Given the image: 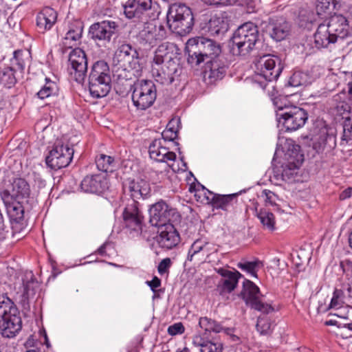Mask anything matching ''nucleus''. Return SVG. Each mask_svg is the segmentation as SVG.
<instances>
[{"label":"nucleus","mask_w":352,"mask_h":352,"mask_svg":"<svg viewBox=\"0 0 352 352\" xmlns=\"http://www.w3.org/2000/svg\"><path fill=\"white\" fill-rule=\"evenodd\" d=\"M217 252L216 245L206 238L201 237L195 240L190 245L187 254V260L192 261H206L210 255Z\"/></svg>","instance_id":"obj_16"},{"label":"nucleus","mask_w":352,"mask_h":352,"mask_svg":"<svg viewBox=\"0 0 352 352\" xmlns=\"http://www.w3.org/2000/svg\"><path fill=\"white\" fill-rule=\"evenodd\" d=\"M113 163V158L104 154H100L96 158V166L102 172H112L114 167Z\"/></svg>","instance_id":"obj_48"},{"label":"nucleus","mask_w":352,"mask_h":352,"mask_svg":"<svg viewBox=\"0 0 352 352\" xmlns=\"http://www.w3.org/2000/svg\"><path fill=\"white\" fill-rule=\"evenodd\" d=\"M154 240L160 248L170 250L179 243L181 238L177 229L170 223L160 226Z\"/></svg>","instance_id":"obj_21"},{"label":"nucleus","mask_w":352,"mask_h":352,"mask_svg":"<svg viewBox=\"0 0 352 352\" xmlns=\"http://www.w3.org/2000/svg\"><path fill=\"white\" fill-rule=\"evenodd\" d=\"M273 104L274 105L276 115L279 112H286V109L290 107H295L296 106L292 105L288 100L287 96H278L273 99Z\"/></svg>","instance_id":"obj_51"},{"label":"nucleus","mask_w":352,"mask_h":352,"mask_svg":"<svg viewBox=\"0 0 352 352\" xmlns=\"http://www.w3.org/2000/svg\"><path fill=\"white\" fill-rule=\"evenodd\" d=\"M146 283L150 287L151 289L153 292H156V289L161 285L160 280L155 276L151 280H147Z\"/></svg>","instance_id":"obj_61"},{"label":"nucleus","mask_w":352,"mask_h":352,"mask_svg":"<svg viewBox=\"0 0 352 352\" xmlns=\"http://www.w3.org/2000/svg\"><path fill=\"white\" fill-rule=\"evenodd\" d=\"M39 283L32 272H26L22 278V285L19 288L23 301L33 298L39 289Z\"/></svg>","instance_id":"obj_33"},{"label":"nucleus","mask_w":352,"mask_h":352,"mask_svg":"<svg viewBox=\"0 0 352 352\" xmlns=\"http://www.w3.org/2000/svg\"><path fill=\"white\" fill-rule=\"evenodd\" d=\"M148 153L151 159L158 162L166 163L175 173L185 171L187 168L186 164L183 161L182 157L179 162H176L175 153L169 151L164 140L155 139L152 141L148 147Z\"/></svg>","instance_id":"obj_8"},{"label":"nucleus","mask_w":352,"mask_h":352,"mask_svg":"<svg viewBox=\"0 0 352 352\" xmlns=\"http://www.w3.org/2000/svg\"><path fill=\"white\" fill-rule=\"evenodd\" d=\"M122 215L126 227L131 231L140 233L142 230L143 216L138 208V201L129 200Z\"/></svg>","instance_id":"obj_22"},{"label":"nucleus","mask_w":352,"mask_h":352,"mask_svg":"<svg viewBox=\"0 0 352 352\" xmlns=\"http://www.w3.org/2000/svg\"><path fill=\"white\" fill-rule=\"evenodd\" d=\"M30 190L28 182L22 178H15L6 189L1 192L3 202L23 201L30 195Z\"/></svg>","instance_id":"obj_20"},{"label":"nucleus","mask_w":352,"mask_h":352,"mask_svg":"<svg viewBox=\"0 0 352 352\" xmlns=\"http://www.w3.org/2000/svg\"><path fill=\"white\" fill-rule=\"evenodd\" d=\"M186 50L188 55V63L192 67L199 65L207 58H218L221 52L219 44L204 36L189 38L186 44Z\"/></svg>","instance_id":"obj_3"},{"label":"nucleus","mask_w":352,"mask_h":352,"mask_svg":"<svg viewBox=\"0 0 352 352\" xmlns=\"http://www.w3.org/2000/svg\"><path fill=\"white\" fill-rule=\"evenodd\" d=\"M290 32V25L284 19L280 18L274 21L272 24L271 37L280 41L285 39Z\"/></svg>","instance_id":"obj_38"},{"label":"nucleus","mask_w":352,"mask_h":352,"mask_svg":"<svg viewBox=\"0 0 352 352\" xmlns=\"http://www.w3.org/2000/svg\"><path fill=\"white\" fill-rule=\"evenodd\" d=\"M307 118V112L296 106L286 109V112H279L276 114L278 127L286 131H294L302 127Z\"/></svg>","instance_id":"obj_11"},{"label":"nucleus","mask_w":352,"mask_h":352,"mask_svg":"<svg viewBox=\"0 0 352 352\" xmlns=\"http://www.w3.org/2000/svg\"><path fill=\"white\" fill-rule=\"evenodd\" d=\"M311 136L313 148L317 153L324 151H330L336 146L335 135L329 134L327 128L324 124L315 127L311 133Z\"/></svg>","instance_id":"obj_17"},{"label":"nucleus","mask_w":352,"mask_h":352,"mask_svg":"<svg viewBox=\"0 0 352 352\" xmlns=\"http://www.w3.org/2000/svg\"><path fill=\"white\" fill-rule=\"evenodd\" d=\"M184 332V327L181 322L175 323L168 328V333L171 336L182 334Z\"/></svg>","instance_id":"obj_57"},{"label":"nucleus","mask_w":352,"mask_h":352,"mask_svg":"<svg viewBox=\"0 0 352 352\" xmlns=\"http://www.w3.org/2000/svg\"><path fill=\"white\" fill-rule=\"evenodd\" d=\"M150 223L158 227L170 224L169 222L179 217L175 209L170 208L164 201H159L153 204L149 209Z\"/></svg>","instance_id":"obj_15"},{"label":"nucleus","mask_w":352,"mask_h":352,"mask_svg":"<svg viewBox=\"0 0 352 352\" xmlns=\"http://www.w3.org/2000/svg\"><path fill=\"white\" fill-rule=\"evenodd\" d=\"M3 204L10 218L13 234L24 231L27 227V221L24 216L23 201H10L9 203L3 202Z\"/></svg>","instance_id":"obj_18"},{"label":"nucleus","mask_w":352,"mask_h":352,"mask_svg":"<svg viewBox=\"0 0 352 352\" xmlns=\"http://www.w3.org/2000/svg\"><path fill=\"white\" fill-rule=\"evenodd\" d=\"M189 190L194 193V197L198 202L204 204H210L215 195L199 183L191 184Z\"/></svg>","instance_id":"obj_39"},{"label":"nucleus","mask_w":352,"mask_h":352,"mask_svg":"<svg viewBox=\"0 0 352 352\" xmlns=\"http://www.w3.org/2000/svg\"><path fill=\"white\" fill-rule=\"evenodd\" d=\"M179 120L177 118L172 119L167 124L165 130L162 133V138L158 140H164L166 142L173 141L177 136Z\"/></svg>","instance_id":"obj_46"},{"label":"nucleus","mask_w":352,"mask_h":352,"mask_svg":"<svg viewBox=\"0 0 352 352\" xmlns=\"http://www.w3.org/2000/svg\"><path fill=\"white\" fill-rule=\"evenodd\" d=\"M69 74L77 82L84 81L87 70V60L84 51L80 48L74 49L69 54Z\"/></svg>","instance_id":"obj_19"},{"label":"nucleus","mask_w":352,"mask_h":352,"mask_svg":"<svg viewBox=\"0 0 352 352\" xmlns=\"http://www.w3.org/2000/svg\"><path fill=\"white\" fill-rule=\"evenodd\" d=\"M167 23L171 31L184 36L192 29L194 18L190 8L184 4H173L167 13Z\"/></svg>","instance_id":"obj_6"},{"label":"nucleus","mask_w":352,"mask_h":352,"mask_svg":"<svg viewBox=\"0 0 352 352\" xmlns=\"http://www.w3.org/2000/svg\"><path fill=\"white\" fill-rule=\"evenodd\" d=\"M351 290V287H349L347 289L349 297H346L344 292L341 289H336L333 292L329 308L336 311V312L333 314L334 316L340 318L346 319L351 315L349 309L352 310V307H349L347 305V303L350 302L349 298L351 297L350 294Z\"/></svg>","instance_id":"obj_23"},{"label":"nucleus","mask_w":352,"mask_h":352,"mask_svg":"<svg viewBox=\"0 0 352 352\" xmlns=\"http://www.w3.org/2000/svg\"><path fill=\"white\" fill-rule=\"evenodd\" d=\"M228 28V20L223 14L214 15L208 22V31L212 35L223 34L227 32Z\"/></svg>","instance_id":"obj_37"},{"label":"nucleus","mask_w":352,"mask_h":352,"mask_svg":"<svg viewBox=\"0 0 352 352\" xmlns=\"http://www.w3.org/2000/svg\"><path fill=\"white\" fill-rule=\"evenodd\" d=\"M271 323L267 317H259L257 320L256 329L261 334H267L271 329Z\"/></svg>","instance_id":"obj_53"},{"label":"nucleus","mask_w":352,"mask_h":352,"mask_svg":"<svg viewBox=\"0 0 352 352\" xmlns=\"http://www.w3.org/2000/svg\"><path fill=\"white\" fill-rule=\"evenodd\" d=\"M124 196L130 197V200L138 201L140 199H146L150 196L151 187L148 182L144 179H129L123 184Z\"/></svg>","instance_id":"obj_24"},{"label":"nucleus","mask_w":352,"mask_h":352,"mask_svg":"<svg viewBox=\"0 0 352 352\" xmlns=\"http://www.w3.org/2000/svg\"><path fill=\"white\" fill-rule=\"evenodd\" d=\"M170 265V259L168 258L163 259L159 264L157 270L160 274L166 272Z\"/></svg>","instance_id":"obj_58"},{"label":"nucleus","mask_w":352,"mask_h":352,"mask_svg":"<svg viewBox=\"0 0 352 352\" xmlns=\"http://www.w3.org/2000/svg\"><path fill=\"white\" fill-rule=\"evenodd\" d=\"M113 62L124 69H131L136 72L141 69L138 53L129 44H122L117 49Z\"/></svg>","instance_id":"obj_14"},{"label":"nucleus","mask_w":352,"mask_h":352,"mask_svg":"<svg viewBox=\"0 0 352 352\" xmlns=\"http://www.w3.org/2000/svg\"><path fill=\"white\" fill-rule=\"evenodd\" d=\"M348 92L349 100L352 101V82L348 84ZM342 141H345L346 144L352 145V124H344Z\"/></svg>","instance_id":"obj_52"},{"label":"nucleus","mask_w":352,"mask_h":352,"mask_svg":"<svg viewBox=\"0 0 352 352\" xmlns=\"http://www.w3.org/2000/svg\"><path fill=\"white\" fill-rule=\"evenodd\" d=\"M179 49L173 43L160 45L151 61V74L161 84H170L181 74Z\"/></svg>","instance_id":"obj_2"},{"label":"nucleus","mask_w":352,"mask_h":352,"mask_svg":"<svg viewBox=\"0 0 352 352\" xmlns=\"http://www.w3.org/2000/svg\"><path fill=\"white\" fill-rule=\"evenodd\" d=\"M57 12L51 7L43 8L37 14L36 25L42 32L50 30L57 21Z\"/></svg>","instance_id":"obj_30"},{"label":"nucleus","mask_w":352,"mask_h":352,"mask_svg":"<svg viewBox=\"0 0 352 352\" xmlns=\"http://www.w3.org/2000/svg\"><path fill=\"white\" fill-rule=\"evenodd\" d=\"M321 70L319 66L296 70L291 76L289 83L292 87L308 86L319 78Z\"/></svg>","instance_id":"obj_26"},{"label":"nucleus","mask_w":352,"mask_h":352,"mask_svg":"<svg viewBox=\"0 0 352 352\" xmlns=\"http://www.w3.org/2000/svg\"><path fill=\"white\" fill-rule=\"evenodd\" d=\"M324 22L328 25L329 30L336 34L338 38H343L347 36L349 24L347 19L343 15L334 14L329 19H326Z\"/></svg>","instance_id":"obj_31"},{"label":"nucleus","mask_w":352,"mask_h":352,"mask_svg":"<svg viewBox=\"0 0 352 352\" xmlns=\"http://www.w3.org/2000/svg\"><path fill=\"white\" fill-rule=\"evenodd\" d=\"M226 72L225 62L219 57L207 61L204 70V78L209 83H213L223 78Z\"/></svg>","instance_id":"obj_28"},{"label":"nucleus","mask_w":352,"mask_h":352,"mask_svg":"<svg viewBox=\"0 0 352 352\" xmlns=\"http://www.w3.org/2000/svg\"><path fill=\"white\" fill-rule=\"evenodd\" d=\"M338 40L324 22L320 23L314 34V42L317 48L327 47L329 45L335 43Z\"/></svg>","instance_id":"obj_32"},{"label":"nucleus","mask_w":352,"mask_h":352,"mask_svg":"<svg viewBox=\"0 0 352 352\" xmlns=\"http://www.w3.org/2000/svg\"><path fill=\"white\" fill-rule=\"evenodd\" d=\"M282 69L280 60L278 56L265 54L255 62L254 74L250 80L255 85L264 89L269 82L278 78Z\"/></svg>","instance_id":"obj_4"},{"label":"nucleus","mask_w":352,"mask_h":352,"mask_svg":"<svg viewBox=\"0 0 352 352\" xmlns=\"http://www.w3.org/2000/svg\"><path fill=\"white\" fill-rule=\"evenodd\" d=\"M343 11L352 14V0H337Z\"/></svg>","instance_id":"obj_59"},{"label":"nucleus","mask_w":352,"mask_h":352,"mask_svg":"<svg viewBox=\"0 0 352 352\" xmlns=\"http://www.w3.org/2000/svg\"><path fill=\"white\" fill-rule=\"evenodd\" d=\"M21 54V53L20 52H15L14 54V58L12 61L13 65L16 64L19 69L23 70L25 68V64L23 60H21L19 59V55Z\"/></svg>","instance_id":"obj_60"},{"label":"nucleus","mask_w":352,"mask_h":352,"mask_svg":"<svg viewBox=\"0 0 352 352\" xmlns=\"http://www.w3.org/2000/svg\"><path fill=\"white\" fill-rule=\"evenodd\" d=\"M218 273L223 278L221 282L222 292L228 293L236 287L239 278L243 277V275L236 270L219 269Z\"/></svg>","instance_id":"obj_34"},{"label":"nucleus","mask_w":352,"mask_h":352,"mask_svg":"<svg viewBox=\"0 0 352 352\" xmlns=\"http://www.w3.org/2000/svg\"><path fill=\"white\" fill-rule=\"evenodd\" d=\"M117 28L116 23L112 21H102L92 24L89 33L94 41L102 42V44L109 43L115 33Z\"/></svg>","instance_id":"obj_25"},{"label":"nucleus","mask_w":352,"mask_h":352,"mask_svg":"<svg viewBox=\"0 0 352 352\" xmlns=\"http://www.w3.org/2000/svg\"><path fill=\"white\" fill-rule=\"evenodd\" d=\"M43 338H44V344L46 345V346L47 348H50L51 346V344L50 343V341H49V339H48V337L47 336L45 331H43Z\"/></svg>","instance_id":"obj_64"},{"label":"nucleus","mask_w":352,"mask_h":352,"mask_svg":"<svg viewBox=\"0 0 352 352\" xmlns=\"http://www.w3.org/2000/svg\"><path fill=\"white\" fill-rule=\"evenodd\" d=\"M256 217L265 230L270 232L276 230V220L272 212L266 209H261L256 212Z\"/></svg>","instance_id":"obj_44"},{"label":"nucleus","mask_w":352,"mask_h":352,"mask_svg":"<svg viewBox=\"0 0 352 352\" xmlns=\"http://www.w3.org/2000/svg\"><path fill=\"white\" fill-rule=\"evenodd\" d=\"M236 266L250 277L256 278L257 273L263 264L262 261L256 258L253 261L242 260L237 263Z\"/></svg>","instance_id":"obj_43"},{"label":"nucleus","mask_w":352,"mask_h":352,"mask_svg":"<svg viewBox=\"0 0 352 352\" xmlns=\"http://www.w3.org/2000/svg\"><path fill=\"white\" fill-rule=\"evenodd\" d=\"M82 32V27L79 23L71 27L63 39V45L67 48L76 46L81 38Z\"/></svg>","instance_id":"obj_41"},{"label":"nucleus","mask_w":352,"mask_h":352,"mask_svg":"<svg viewBox=\"0 0 352 352\" xmlns=\"http://www.w3.org/2000/svg\"><path fill=\"white\" fill-rule=\"evenodd\" d=\"M192 344L200 352H222L223 344L215 340H208L198 333L193 336Z\"/></svg>","instance_id":"obj_35"},{"label":"nucleus","mask_w":352,"mask_h":352,"mask_svg":"<svg viewBox=\"0 0 352 352\" xmlns=\"http://www.w3.org/2000/svg\"><path fill=\"white\" fill-rule=\"evenodd\" d=\"M205 3L211 6H230L237 3L240 0H202Z\"/></svg>","instance_id":"obj_56"},{"label":"nucleus","mask_w":352,"mask_h":352,"mask_svg":"<svg viewBox=\"0 0 352 352\" xmlns=\"http://www.w3.org/2000/svg\"><path fill=\"white\" fill-rule=\"evenodd\" d=\"M239 193H233L230 195H214V199L211 201V205L217 209L223 210H230L233 208L234 199Z\"/></svg>","instance_id":"obj_42"},{"label":"nucleus","mask_w":352,"mask_h":352,"mask_svg":"<svg viewBox=\"0 0 352 352\" xmlns=\"http://www.w3.org/2000/svg\"><path fill=\"white\" fill-rule=\"evenodd\" d=\"M262 196L265 197V201L270 205L277 206L276 201L278 199L277 196L269 190H264Z\"/></svg>","instance_id":"obj_55"},{"label":"nucleus","mask_w":352,"mask_h":352,"mask_svg":"<svg viewBox=\"0 0 352 352\" xmlns=\"http://www.w3.org/2000/svg\"><path fill=\"white\" fill-rule=\"evenodd\" d=\"M6 239V232L4 230V226L0 227V244L4 241Z\"/></svg>","instance_id":"obj_63"},{"label":"nucleus","mask_w":352,"mask_h":352,"mask_svg":"<svg viewBox=\"0 0 352 352\" xmlns=\"http://www.w3.org/2000/svg\"><path fill=\"white\" fill-rule=\"evenodd\" d=\"M80 186L85 192L101 194L109 188V182L102 173L88 175L82 179Z\"/></svg>","instance_id":"obj_27"},{"label":"nucleus","mask_w":352,"mask_h":352,"mask_svg":"<svg viewBox=\"0 0 352 352\" xmlns=\"http://www.w3.org/2000/svg\"><path fill=\"white\" fill-rule=\"evenodd\" d=\"M97 252L102 256H111L116 252L114 245L111 242L107 241L98 249Z\"/></svg>","instance_id":"obj_54"},{"label":"nucleus","mask_w":352,"mask_h":352,"mask_svg":"<svg viewBox=\"0 0 352 352\" xmlns=\"http://www.w3.org/2000/svg\"><path fill=\"white\" fill-rule=\"evenodd\" d=\"M303 160L299 145L292 139L279 138L273 158L274 166L272 179L276 184L293 181Z\"/></svg>","instance_id":"obj_1"},{"label":"nucleus","mask_w":352,"mask_h":352,"mask_svg":"<svg viewBox=\"0 0 352 352\" xmlns=\"http://www.w3.org/2000/svg\"><path fill=\"white\" fill-rule=\"evenodd\" d=\"M111 89V81L89 79V90L91 96L95 98L104 97Z\"/></svg>","instance_id":"obj_36"},{"label":"nucleus","mask_w":352,"mask_h":352,"mask_svg":"<svg viewBox=\"0 0 352 352\" xmlns=\"http://www.w3.org/2000/svg\"><path fill=\"white\" fill-rule=\"evenodd\" d=\"M58 86L56 82L51 80L50 78H45V85L41 88L37 93L39 98L43 100L52 96H54L58 92Z\"/></svg>","instance_id":"obj_47"},{"label":"nucleus","mask_w":352,"mask_h":352,"mask_svg":"<svg viewBox=\"0 0 352 352\" xmlns=\"http://www.w3.org/2000/svg\"><path fill=\"white\" fill-rule=\"evenodd\" d=\"M151 6L152 0H128L124 6V13L128 19L140 18Z\"/></svg>","instance_id":"obj_29"},{"label":"nucleus","mask_w":352,"mask_h":352,"mask_svg":"<svg viewBox=\"0 0 352 352\" xmlns=\"http://www.w3.org/2000/svg\"><path fill=\"white\" fill-rule=\"evenodd\" d=\"M20 312L8 299L0 300V332L3 337L13 338L21 330Z\"/></svg>","instance_id":"obj_7"},{"label":"nucleus","mask_w":352,"mask_h":352,"mask_svg":"<svg viewBox=\"0 0 352 352\" xmlns=\"http://www.w3.org/2000/svg\"><path fill=\"white\" fill-rule=\"evenodd\" d=\"M16 82L14 70L12 67L4 68L0 73V83L4 87L10 88Z\"/></svg>","instance_id":"obj_50"},{"label":"nucleus","mask_w":352,"mask_h":352,"mask_svg":"<svg viewBox=\"0 0 352 352\" xmlns=\"http://www.w3.org/2000/svg\"><path fill=\"white\" fill-rule=\"evenodd\" d=\"M241 296L247 305L258 311L263 314H269L274 311V308L271 305L263 302L261 300L258 287L250 280H244Z\"/></svg>","instance_id":"obj_12"},{"label":"nucleus","mask_w":352,"mask_h":352,"mask_svg":"<svg viewBox=\"0 0 352 352\" xmlns=\"http://www.w3.org/2000/svg\"><path fill=\"white\" fill-rule=\"evenodd\" d=\"M74 152L72 145L64 138L56 142L46 157V164L54 170L65 168L71 162Z\"/></svg>","instance_id":"obj_9"},{"label":"nucleus","mask_w":352,"mask_h":352,"mask_svg":"<svg viewBox=\"0 0 352 352\" xmlns=\"http://www.w3.org/2000/svg\"><path fill=\"white\" fill-rule=\"evenodd\" d=\"M339 3L337 0H317L316 12L321 17H327L335 10Z\"/></svg>","instance_id":"obj_45"},{"label":"nucleus","mask_w":352,"mask_h":352,"mask_svg":"<svg viewBox=\"0 0 352 352\" xmlns=\"http://www.w3.org/2000/svg\"><path fill=\"white\" fill-rule=\"evenodd\" d=\"M94 78H96V80L111 81L109 68L107 63L104 60L97 61L93 65L89 79Z\"/></svg>","instance_id":"obj_40"},{"label":"nucleus","mask_w":352,"mask_h":352,"mask_svg":"<svg viewBox=\"0 0 352 352\" xmlns=\"http://www.w3.org/2000/svg\"><path fill=\"white\" fill-rule=\"evenodd\" d=\"M166 37V31L163 26H157L153 23H145L137 34V41L146 49L156 45Z\"/></svg>","instance_id":"obj_13"},{"label":"nucleus","mask_w":352,"mask_h":352,"mask_svg":"<svg viewBox=\"0 0 352 352\" xmlns=\"http://www.w3.org/2000/svg\"><path fill=\"white\" fill-rule=\"evenodd\" d=\"M156 96V88L152 80H141L135 83L132 101L138 109L145 110L151 107Z\"/></svg>","instance_id":"obj_10"},{"label":"nucleus","mask_w":352,"mask_h":352,"mask_svg":"<svg viewBox=\"0 0 352 352\" xmlns=\"http://www.w3.org/2000/svg\"><path fill=\"white\" fill-rule=\"evenodd\" d=\"M199 325L206 333L207 332L220 333L223 330V328L219 323L207 317L200 318Z\"/></svg>","instance_id":"obj_49"},{"label":"nucleus","mask_w":352,"mask_h":352,"mask_svg":"<svg viewBox=\"0 0 352 352\" xmlns=\"http://www.w3.org/2000/svg\"><path fill=\"white\" fill-rule=\"evenodd\" d=\"M258 30L256 25L247 22L239 26L231 39V51L234 55L249 54L258 41Z\"/></svg>","instance_id":"obj_5"},{"label":"nucleus","mask_w":352,"mask_h":352,"mask_svg":"<svg viewBox=\"0 0 352 352\" xmlns=\"http://www.w3.org/2000/svg\"><path fill=\"white\" fill-rule=\"evenodd\" d=\"M352 196V187H349L345 189L340 195L341 199H346Z\"/></svg>","instance_id":"obj_62"}]
</instances>
